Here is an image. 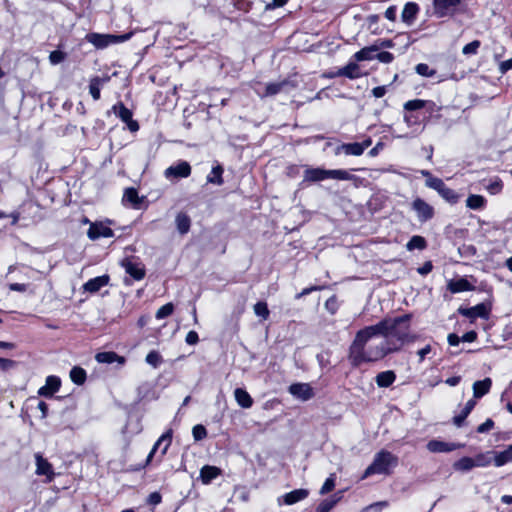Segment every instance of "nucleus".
I'll use <instances>...</instances> for the list:
<instances>
[{
	"label": "nucleus",
	"mask_w": 512,
	"mask_h": 512,
	"mask_svg": "<svg viewBox=\"0 0 512 512\" xmlns=\"http://www.w3.org/2000/svg\"><path fill=\"white\" fill-rule=\"evenodd\" d=\"M335 487V474H331L329 478L326 479L323 486L320 489V494L324 495L332 491Z\"/></svg>",
	"instance_id": "de8ad7c7"
},
{
	"label": "nucleus",
	"mask_w": 512,
	"mask_h": 512,
	"mask_svg": "<svg viewBox=\"0 0 512 512\" xmlns=\"http://www.w3.org/2000/svg\"><path fill=\"white\" fill-rule=\"evenodd\" d=\"M413 209L417 213L420 221H427L433 216V208L420 198L413 201Z\"/></svg>",
	"instance_id": "ddd939ff"
},
{
	"label": "nucleus",
	"mask_w": 512,
	"mask_h": 512,
	"mask_svg": "<svg viewBox=\"0 0 512 512\" xmlns=\"http://www.w3.org/2000/svg\"><path fill=\"white\" fill-rule=\"evenodd\" d=\"M440 195L450 203H456L458 200L457 194L447 186L441 191Z\"/></svg>",
	"instance_id": "603ef678"
},
{
	"label": "nucleus",
	"mask_w": 512,
	"mask_h": 512,
	"mask_svg": "<svg viewBox=\"0 0 512 512\" xmlns=\"http://www.w3.org/2000/svg\"><path fill=\"white\" fill-rule=\"evenodd\" d=\"M162 497L160 493L153 492L148 496L147 502L152 505H158L161 503Z\"/></svg>",
	"instance_id": "e2e57ef3"
},
{
	"label": "nucleus",
	"mask_w": 512,
	"mask_h": 512,
	"mask_svg": "<svg viewBox=\"0 0 512 512\" xmlns=\"http://www.w3.org/2000/svg\"><path fill=\"white\" fill-rule=\"evenodd\" d=\"M15 361L6 359V358H0V371H7L12 369L15 366Z\"/></svg>",
	"instance_id": "13d9d810"
},
{
	"label": "nucleus",
	"mask_w": 512,
	"mask_h": 512,
	"mask_svg": "<svg viewBox=\"0 0 512 512\" xmlns=\"http://www.w3.org/2000/svg\"><path fill=\"white\" fill-rule=\"evenodd\" d=\"M453 468L456 471L467 472L475 468L474 460L471 457H462L458 461L454 462Z\"/></svg>",
	"instance_id": "72a5a7b5"
},
{
	"label": "nucleus",
	"mask_w": 512,
	"mask_h": 512,
	"mask_svg": "<svg viewBox=\"0 0 512 512\" xmlns=\"http://www.w3.org/2000/svg\"><path fill=\"white\" fill-rule=\"evenodd\" d=\"M493 460L496 467H501L508 462H512V444L501 452H493Z\"/></svg>",
	"instance_id": "bb28decb"
},
{
	"label": "nucleus",
	"mask_w": 512,
	"mask_h": 512,
	"mask_svg": "<svg viewBox=\"0 0 512 512\" xmlns=\"http://www.w3.org/2000/svg\"><path fill=\"white\" fill-rule=\"evenodd\" d=\"M234 397L237 402V404L245 409L250 408L253 405V399L249 395V393L242 389V388H236L234 391Z\"/></svg>",
	"instance_id": "b1692460"
},
{
	"label": "nucleus",
	"mask_w": 512,
	"mask_h": 512,
	"mask_svg": "<svg viewBox=\"0 0 512 512\" xmlns=\"http://www.w3.org/2000/svg\"><path fill=\"white\" fill-rule=\"evenodd\" d=\"M254 313L261 317L263 320H266L269 317V309L265 302H257L253 307Z\"/></svg>",
	"instance_id": "79ce46f5"
},
{
	"label": "nucleus",
	"mask_w": 512,
	"mask_h": 512,
	"mask_svg": "<svg viewBox=\"0 0 512 512\" xmlns=\"http://www.w3.org/2000/svg\"><path fill=\"white\" fill-rule=\"evenodd\" d=\"M289 392L301 401H307L314 396L313 388L308 383H295L290 385Z\"/></svg>",
	"instance_id": "9b49d317"
},
{
	"label": "nucleus",
	"mask_w": 512,
	"mask_h": 512,
	"mask_svg": "<svg viewBox=\"0 0 512 512\" xmlns=\"http://www.w3.org/2000/svg\"><path fill=\"white\" fill-rule=\"evenodd\" d=\"M371 144V138H367L361 143H344L338 147V151L344 153L345 155L360 156L363 154L365 149L371 146Z\"/></svg>",
	"instance_id": "0eeeda50"
},
{
	"label": "nucleus",
	"mask_w": 512,
	"mask_h": 512,
	"mask_svg": "<svg viewBox=\"0 0 512 512\" xmlns=\"http://www.w3.org/2000/svg\"><path fill=\"white\" fill-rule=\"evenodd\" d=\"M287 84L286 81L277 82V83H269L266 85L265 92L262 96H273L279 93L283 87Z\"/></svg>",
	"instance_id": "a19ab883"
},
{
	"label": "nucleus",
	"mask_w": 512,
	"mask_h": 512,
	"mask_svg": "<svg viewBox=\"0 0 512 512\" xmlns=\"http://www.w3.org/2000/svg\"><path fill=\"white\" fill-rule=\"evenodd\" d=\"M131 33L123 35L89 33L86 40L98 49L106 48L111 44L122 43L130 39Z\"/></svg>",
	"instance_id": "20e7f679"
},
{
	"label": "nucleus",
	"mask_w": 512,
	"mask_h": 512,
	"mask_svg": "<svg viewBox=\"0 0 512 512\" xmlns=\"http://www.w3.org/2000/svg\"><path fill=\"white\" fill-rule=\"evenodd\" d=\"M335 76H345L350 79H355L360 77V69L359 66L356 63H349L345 67H342L339 69Z\"/></svg>",
	"instance_id": "c85d7f7f"
},
{
	"label": "nucleus",
	"mask_w": 512,
	"mask_h": 512,
	"mask_svg": "<svg viewBox=\"0 0 512 512\" xmlns=\"http://www.w3.org/2000/svg\"><path fill=\"white\" fill-rule=\"evenodd\" d=\"M145 360H146V362H147L149 365H151V366H153L154 368H156V367H158V366H159V364L161 363V360H162V359H161V356L159 355V353H158V352H156V351H151V352H149V353L147 354V356H146V359H145Z\"/></svg>",
	"instance_id": "09e8293b"
},
{
	"label": "nucleus",
	"mask_w": 512,
	"mask_h": 512,
	"mask_svg": "<svg viewBox=\"0 0 512 512\" xmlns=\"http://www.w3.org/2000/svg\"><path fill=\"white\" fill-rule=\"evenodd\" d=\"M123 200L129 202L133 205H137L140 203V199L138 197V193L134 188H127L124 192Z\"/></svg>",
	"instance_id": "c03bdc74"
},
{
	"label": "nucleus",
	"mask_w": 512,
	"mask_h": 512,
	"mask_svg": "<svg viewBox=\"0 0 512 512\" xmlns=\"http://www.w3.org/2000/svg\"><path fill=\"white\" fill-rule=\"evenodd\" d=\"M430 352H431L430 345H426L422 349L418 350L417 355L419 356V361L422 362L425 359L426 355L429 354Z\"/></svg>",
	"instance_id": "338daca9"
},
{
	"label": "nucleus",
	"mask_w": 512,
	"mask_h": 512,
	"mask_svg": "<svg viewBox=\"0 0 512 512\" xmlns=\"http://www.w3.org/2000/svg\"><path fill=\"white\" fill-rule=\"evenodd\" d=\"M191 173V167L188 162L182 161L174 166H170L165 170L166 178L170 177H188Z\"/></svg>",
	"instance_id": "4468645a"
},
{
	"label": "nucleus",
	"mask_w": 512,
	"mask_h": 512,
	"mask_svg": "<svg viewBox=\"0 0 512 512\" xmlns=\"http://www.w3.org/2000/svg\"><path fill=\"white\" fill-rule=\"evenodd\" d=\"M87 236L91 240H96L101 237L111 238L114 236V232L111 228L102 222L90 223V227L87 232Z\"/></svg>",
	"instance_id": "6e6552de"
},
{
	"label": "nucleus",
	"mask_w": 512,
	"mask_h": 512,
	"mask_svg": "<svg viewBox=\"0 0 512 512\" xmlns=\"http://www.w3.org/2000/svg\"><path fill=\"white\" fill-rule=\"evenodd\" d=\"M109 280H110V278L108 275H102V276L95 277L93 279L88 280L83 285V289L86 292L96 293L101 288L107 286L109 283Z\"/></svg>",
	"instance_id": "a211bd4d"
},
{
	"label": "nucleus",
	"mask_w": 512,
	"mask_h": 512,
	"mask_svg": "<svg viewBox=\"0 0 512 512\" xmlns=\"http://www.w3.org/2000/svg\"><path fill=\"white\" fill-rule=\"evenodd\" d=\"M384 15L389 21L394 22L396 20V6L388 7Z\"/></svg>",
	"instance_id": "69168bd1"
},
{
	"label": "nucleus",
	"mask_w": 512,
	"mask_h": 512,
	"mask_svg": "<svg viewBox=\"0 0 512 512\" xmlns=\"http://www.w3.org/2000/svg\"><path fill=\"white\" fill-rule=\"evenodd\" d=\"M397 465V456L387 450H381L375 454L372 463L365 469L361 479L372 475H390Z\"/></svg>",
	"instance_id": "7ed1b4c3"
},
{
	"label": "nucleus",
	"mask_w": 512,
	"mask_h": 512,
	"mask_svg": "<svg viewBox=\"0 0 512 512\" xmlns=\"http://www.w3.org/2000/svg\"><path fill=\"white\" fill-rule=\"evenodd\" d=\"M395 379H396L395 373L391 370H387V371L380 372L376 376L375 381L379 387H389L390 385L393 384Z\"/></svg>",
	"instance_id": "2f4dec72"
},
{
	"label": "nucleus",
	"mask_w": 512,
	"mask_h": 512,
	"mask_svg": "<svg viewBox=\"0 0 512 512\" xmlns=\"http://www.w3.org/2000/svg\"><path fill=\"white\" fill-rule=\"evenodd\" d=\"M328 170L322 168H308L304 172V180L310 182L323 181L329 179Z\"/></svg>",
	"instance_id": "aec40b11"
},
{
	"label": "nucleus",
	"mask_w": 512,
	"mask_h": 512,
	"mask_svg": "<svg viewBox=\"0 0 512 512\" xmlns=\"http://www.w3.org/2000/svg\"><path fill=\"white\" fill-rule=\"evenodd\" d=\"M340 500V497L333 498V499H326L322 501L317 509L316 512H330V510L336 505V503Z\"/></svg>",
	"instance_id": "37998d69"
},
{
	"label": "nucleus",
	"mask_w": 512,
	"mask_h": 512,
	"mask_svg": "<svg viewBox=\"0 0 512 512\" xmlns=\"http://www.w3.org/2000/svg\"><path fill=\"white\" fill-rule=\"evenodd\" d=\"M461 0H434L433 7L434 13L438 17H444L448 15H452L458 9Z\"/></svg>",
	"instance_id": "39448f33"
},
{
	"label": "nucleus",
	"mask_w": 512,
	"mask_h": 512,
	"mask_svg": "<svg viewBox=\"0 0 512 512\" xmlns=\"http://www.w3.org/2000/svg\"><path fill=\"white\" fill-rule=\"evenodd\" d=\"M419 12V6L415 2H408L404 5L401 12V20L407 25L411 26Z\"/></svg>",
	"instance_id": "dca6fc26"
},
{
	"label": "nucleus",
	"mask_w": 512,
	"mask_h": 512,
	"mask_svg": "<svg viewBox=\"0 0 512 512\" xmlns=\"http://www.w3.org/2000/svg\"><path fill=\"white\" fill-rule=\"evenodd\" d=\"M416 72L425 77H433L436 74V71L430 69V67L425 63H420L415 67Z\"/></svg>",
	"instance_id": "49530a36"
},
{
	"label": "nucleus",
	"mask_w": 512,
	"mask_h": 512,
	"mask_svg": "<svg viewBox=\"0 0 512 512\" xmlns=\"http://www.w3.org/2000/svg\"><path fill=\"white\" fill-rule=\"evenodd\" d=\"M122 266L125 269V272L129 274L134 280H141L145 276V268L140 263H134L132 261H124Z\"/></svg>",
	"instance_id": "f3484780"
},
{
	"label": "nucleus",
	"mask_w": 512,
	"mask_h": 512,
	"mask_svg": "<svg viewBox=\"0 0 512 512\" xmlns=\"http://www.w3.org/2000/svg\"><path fill=\"white\" fill-rule=\"evenodd\" d=\"M491 386L492 380L490 378L474 382L472 386L474 398H481L486 395L490 391Z\"/></svg>",
	"instance_id": "4be33fe9"
},
{
	"label": "nucleus",
	"mask_w": 512,
	"mask_h": 512,
	"mask_svg": "<svg viewBox=\"0 0 512 512\" xmlns=\"http://www.w3.org/2000/svg\"><path fill=\"white\" fill-rule=\"evenodd\" d=\"M70 378L75 384L81 385L86 380V371L81 367H73L70 371Z\"/></svg>",
	"instance_id": "e433bc0d"
},
{
	"label": "nucleus",
	"mask_w": 512,
	"mask_h": 512,
	"mask_svg": "<svg viewBox=\"0 0 512 512\" xmlns=\"http://www.w3.org/2000/svg\"><path fill=\"white\" fill-rule=\"evenodd\" d=\"M426 247V241L422 236L415 235L413 236L408 243L406 244V248L409 251L414 249L423 250Z\"/></svg>",
	"instance_id": "ea45409f"
},
{
	"label": "nucleus",
	"mask_w": 512,
	"mask_h": 512,
	"mask_svg": "<svg viewBox=\"0 0 512 512\" xmlns=\"http://www.w3.org/2000/svg\"><path fill=\"white\" fill-rule=\"evenodd\" d=\"M173 310H174L173 304L167 303L157 310L155 316L157 319H163V318L170 316L173 313Z\"/></svg>",
	"instance_id": "a18cd8bd"
},
{
	"label": "nucleus",
	"mask_w": 512,
	"mask_h": 512,
	"mask_svg": "<svg viewBox=\"0 0 512 512\" xmlns=\"http://www.w3.org/2000/svg\"><path fill=\"white\" fill-rule=\"evenodd\" d=\"M171 438H172V432L171 431H167L166 433H164L157 441L156 443L154 444L153 448L151 449L150 453L148 454L147 456V463H149L152 459V457L154 456L156 450L158 449V447L161 445L162 442L166 441V444L162 450V455H164L168 449V447L170 446L171 444Z\"/></svg>",
	"instance_id": "cd10ccee"
},
{
	"label": "nucleus",
	"mask_w": 512,
	"mask_h": 512,
	"mask_svg": "<svg viewBox=\"0 0 512 512\" xmlns=\"http://www.w3.org/2000/svg\"><path fill=\"white\" fill-rule=\"evenodd\" d=\"M473 289V285L465 278L451 280L448 283V290L452 293L471 291Z\"/></svg>",
	"instance_id": "412c9836"
},
{
	"label": "nucleus",
	"mask_w": 512,
	"mask_h": 512,
	"mask_svg": "<svg viewBox=\"0 0 512 512\" xmlns=\"http://www.w3.org/2000/svg\"><path fill=\"white\" fill-rule=\"evenodd\" d=\"M460 314L469 318H486L488 315L486 306L484 304H478L471 308H460Z\"/></svg>",
	"instance_id": "5701e85b"
},
{
	"label": "nucleus",
	"mask_w": 512,
	"mask_h": 512,
	"mask_svg": "<svg viewBox=\"0 0 512 512\" xmlns=\"http://www.w3.org/2000/svg\"><path fill=\"white\" fill-rule=\"evenodd\" d=\"M494 427V422L492 419H487L484 423L480 424L477 427L478 433H486L490 431Z\"/></svg>",
	"instance_id": "6e6d98bb"
},
{
	"label": "nucleus",
	"mask_w": 512,
	"mask_h": 512,
	"mask_svg": "<svg viewBox=\"0 0 512 512\" xmlns=\"http://www.w3.org/2000/svg\"><path fill=\"white\" fill-rule=\"evenodd\" d=\"M192 434L195 440H202L206 437L207 431L203 425H196L192 429Z\"/></svg>",
	"instance_id": "864d4df0"
},
{
	"label": "nucleus",
	"mask_w": 512,
	"mask_h": 512,
	"mask_svg": "<svg viewBox=\"0 0 512 512\" xmlns=\"http://www.w3.org/2000/svg\"><path fill=\"white\" fill-rule=\"evenodd\" d=\"M112 110L116 116H118L123 122L127 124V127L131 132H136L139 130L137 121L132 119V112L126 108L123 103L114 105Z\"/></svg>",
	"instance_id": "423d86ee"
},
{
	"label": "nucleus",
	"mask_w": 512,
	"mask_h": 512,
	"mask_svg": "<svg viewBox=\"0 0 512 512\" xmlns=\"http://www.w3.org/2000/svg\"><path fill=\"white\" fill-rule=\"evenodd\" d=\"M410 316L403 315L394 319H384L376 325L385 326L380 333L383 340H388L391 346L395 347V352L399 351L406 341H413L414 337L409 335Z\"/></svg>",
	"instance_id": "f03ea898"
},
{
	"label": "nucleus",
	"mask_w": 512,
	"mask_h": 512,
	"mask_svg": "<svg viewBox=\"0 0 512 512\" xmlns=\"http://www.w3.org/2000/svg\"><path fill=\"white\" fill-rule=\"evenodd\" d=\"M60 385L61 381L58 377L48 376L46 378L45 385L39 389L38 394L44 397H51L54 393H56L59 390Z\"/></svg>",
	"instance_id": "2eb2a0df"
},
{
	"label": "nucleus",
	"mask_w": 512,
	"mask_h": 512,
	"mask_svg": "<svg viewBox=\"0 0 512 512\" xmlns=\"http://www.w3.org/2000/svg\"><path fill=\"white\" fill-rule=\"evenodd\" d=\"M512 69V58L506 61H502L499 64V71L501 74H505L507 71Z\"/></svg>",
	"instance_id": "0e129e2a"
},
{
	"label": "nucleus",
	"mask_w": 512,
	"mask_h": 512,
	"mask_svg": "<svg viewBox=\"0 0 512 512\" xmlns=\"http://www.w3.org/2000/svg\"><path fill=\"white\" fill-rule=\"evenodd\" d=\"M95 359L99 363H114L117 362L120 365H123L125 363V358L122 356H119L115 352H100L96 354Z\"/></svg>",
	"instance_id": "a878e982"
},
{
	"label": "nucleus",
	"mask_w": 512,
	"mask_h": 512,
	"mask_svg": "<svg viewBox=\"0 0 512 512\" xmlns=\"http://www.w3.org/2000/svg\"><path fill=\"white\" fill-rule=\"evenodd\" d=\"M475 405H476L475 400H473V399L468 400L467 403L465 404V407L461 411V413L459 415L454 416V418H453L454 425L457 427H461L462 424L464 423L465 419L467 418V416L471 413V411L475 407Z\"/></svg>",
	"instance_id": "7c9ffc66"
},
{
	"label": "nucleus",
	"mask_w": 512,
	"mask_h": 512,
	"mask_svg": "<svg viewBox=\"0 0 512 512\" xmlns=\"http://www.w3.org/2000/svg\"><path fill=\"white\" fill-rule=\"evenodd\" d=\"M329 179L335 180H352L354 176L347 170L343 169H333L328 170Z\"/></svg>",
	"instance_id": "58836bf2"
},
{
	"label": "nucleus",
	"mask_w": 512,
	"mask_h": 512,
	"mask_svg": "<svg viewBox=\"0 0 512 512\" xmlns=\"http://www.w3.org/2000/svg\"><path fill=\"white\" fill-rule=\"evenodd\" d=\"M309 495V491L307 489H296L289 493H286L277 499L278 505H293L304 499H306Z\"/></svg>",
	"instance_id": "1a4fd4ad"
},
{
	"label": "nucleus",
	"mask_w": 512,
	"mask_h": 512,
	"mask_svg": "<svg viewBox=\"0 0 512 512\" xmlns=\"http://www.w3.org/2000/svg\"><path fill=\"white\" fill-rule=\"evenodd\" d=\"M379 50V46L376 44H373L368 47H364L363 49L359 50L354 54V58L356 61H366V60H372L374 56V52H377Z\"/></svg>",
	"instance_id": "c756f323"
},
{
	"label": "nucleus",
	"mask_w": 512,
	"mask_h": 512,
	"mask_svg": "<svg viewBox=\"0 0 512 512\" xmlns=\"http://www.w3.org/2000/svg\"><path fill=\"white\" fill-rule=\"evenodd\" d=\"M487 190L491 194H497L502 190V183L500 181H494L487 186Z\"/></svg>",
	"instance_id": "bf43d9fd"
},
{
	"label": "nucleus",
	"mask_w": 512,
	"mask_h": 512,
	"mask_svg": "<svg viewBox=\"0 0 512 512\" xmlns=\"http://www.w3.org/2000/svg\"><path fill=\"white\" fill-rule=\"evenodd\" d=\"M486 200L483 196L472 194L466 200V206L473 210L481 209L485 206Z\"/></svg>",
	"instance_id": "f704fd0d"
},
{
	"label": "nucleus",
	"mask_w": 512,
	"mask_h": 512,
	"mask_svg": "<svg viewBox=\"0 0 512 512\" xmlns=\"http://www.w3.org/2000/svg\"><path fill=\"white\" fill-rule=\"evenodd\" d=\"M461 443H451L440 440H431L427 443V449L432 453H447L462 448Z\"/></svg>",
	"instance_id": "9d476101"
},
{
	"label": "nucleus",
	"mask_w": 512,
	"mask_h": 512,
	"mask_svg": "<svg viewBox=\"0 0 512 512\" xmlns=\"http://www.w3.org/2000/svg\"><path fill=\"white\" fill-rule=\"evenodd\" d=\"M479 47L480 41L474 40L463 47L462 53L465 55L476 54Z\"/></svg>",
	"instance_id": "8fccbe9b"
},
{
	"label": "nucleus",
	"mask_w": 512,
	"mask_h": 512,
	"mask_svg": "<svg viewBox=\"0 0 512 512\" xmlns=\"http://www.w3.org/2000/svg\"><path fill=\"white\" fill-rule=\"evenodd\" d=\"M442 182L440 178L429 176V178L426 179V186L435 190Z\"/></svg>",
	"instance_id": "680f3d73"
},
{
	"label": "nucleus",
	"mask_w": 512,
	"mask_h": 512,
	"mask_svg": "<svg viewBox=\"0 0 512 512\" xmlns=\"http://www.w3.org/2000/svg\"><path fill=\"white\" fill-rule=\"evenodd\" d=\"M222 474V470L216 466L205 465L200 470V479L203 484L208 485Z\"/></svg>",
	"instance_id": "6ab92c4d"
},
{
	"label": "nucleus",
	"mask_w": 512,
	"mask_h": 512,
	"mask_svg": "<svg viewBox=\"0 0 512 512\" xmlns=\"http://www.w3.org/2000/svg\"><path fill=\"white\" fill-rule=\"evenodd\" d=\"M382 63H391L394 59V56L390 52H380L375 56Z\"/></svg>",
	"instance_id": "4d7b16f0"
},
{
	"label": "nucleus",
	"mask_w": 512,
	"mask_h": 512,
	"mask_svg": "<svg viewBox=\"0 0 512 512\" xmlns=\"http://www.w3.org/2000/svg\"><path fill=\"white\" fill-rule=\"evenodd\" d=\"M492 459H493L492 451L480 453L473 458L475 467H486V466L490 465V463L492 462Z\"/></svg>",
	"instance_id": "c9c22d12"
},
{
	"label": "nucleus",
	"mask_w": 512,
	"mask_h": 512,
	"mask_svg": "<svg viewBox=\"0 0 512 512\" xmlns=\"http://www.w3.org/2000/svg\"><path fill=\"white\" fill-rule=\"evenodd\" d=\"M109 81V77H94L90 80L89 92L94 100L100 99L101 87Z\"/></svg>",
	"instance_id": "393cba45"
},
{
	"label": "nucleus",
	"mask_w": 512,
	"mask_h": 512,
	"mask_svg": "<svg viewBox=\"0 0 512 512\" xmlns=\"http://www.w3.org/2000/svg\"><path fill=\"white\" fill-rule=\"evenodd\" d=\"M425 106V101L420 99L410 100L404 104V108L409 111L418 110Z\"/></svg>",
	"instance_id": "3c124183"
},
{
	"label": "nucleus",
	"mask_w": 512,
	"mask_h": 512,
	"mask_svg": "<svg viewBox=\"0 0 512 512\" xmlns=\"http://www.w3.org/2000/svg\"><path fill=\"white\" fill-rule=\"evenodd\" d=\"M222 173L223 168L220 165L213 167L211 173L207 176V182L221 185L223 183Z\"/></svg>",
	"instance_id": "4c0bfd02"
},
{
	"label": "nucleus",
	"mask_w": 512,
	"mask_h": 512,
	"mask_svg": "<svg viewBox=\"0 0 512 512\" xmlns=\"http://www.w3.org/2000/svg\"><path fill=\"white\" fill-rule=\"evenodd\" d=\"M385 326L370 325L360 329L349 347L350 363L359 367L366 363L377 362L386 355L395 352V347L383 340L380 333Z\"/></svg>",
	"instance_id": "f257e3e1"
},
{
	"label": "nucleus",
	"mask_w": 512,
	"mask_h": 512,
	"mask_svg": "<svg viewBox=\"0 0 512 512\" xmlns=\"http://www.w3.org/2000/svg\"><path fill=\"white\" fill-rule=\"evenodd\" d=\"M385 93H386L385 86H377V87L373 88V90H372V94L376 98L383 97L385 95Z\"/></svg>",
	"instance_id": "774afa93"
},
{
	"label": "nucleus",
	"mask_w": 512,
	"mask_h": 512,
	"mask_svg": "<svg viewBox=\"0 0 512 512\" xmlns=\"http://www.w3.org/2000/svg\"><path fill=\"white\" fill-rule=\"evenodd\" d=\"M185 341L189 345H195L199 341L197 332L189 331L186 335Z\"/></svg>",
	"instance_id": "052dcab7"
},
{
	"label": "nucleus",
	"mask_w": 512,
	"mask_h": 512,
	"mask_svg": "<svg viewBox=\"0 0 512 512\" xmlns=\"http://www.w3.org/2000/svg\"><path fill=\"white\" fill-rule=\"evenodd\" d=\"M36 471L37 475H44L47 477V481L51 482L54 478V471L52 465L42 457L41 454H35Z\"/></svg>",
	"instance_id": "f8f14e48"
},
{
	"label": "nucleus",
	"mask_w": 512,
	"mask_h": 512,
	"mask_svg": "<svg viewBox=\"0 0 512 512\" xmlns=\"http://www.w3.org/2000/svg\"><path fill=\"white\" fill-rule=\"evenodd\" d=\"M65 59V54L62 51L55 50L49 55L50 63L53 65L61 63Z\"/></svg>",
	"instance_id": "5fc2aeb1"
},
{
	"label": "nucleus",
	"mask_w": 512,
	"mask_h": 512,
	"mask_svg": "<svg viewBox=\"0 0 512 512\" xmlns=\"http://www.w3.org/2000/svg\"><path fill=\"white\" fill-rule=\"evenodd\" d=\"M175 222L179 233L186 234L189 231L191 220L189 216L186 215L185 213L177 214Z\"/></svg>",
	"instance_id": "473e14b6"
}]
</instances>
